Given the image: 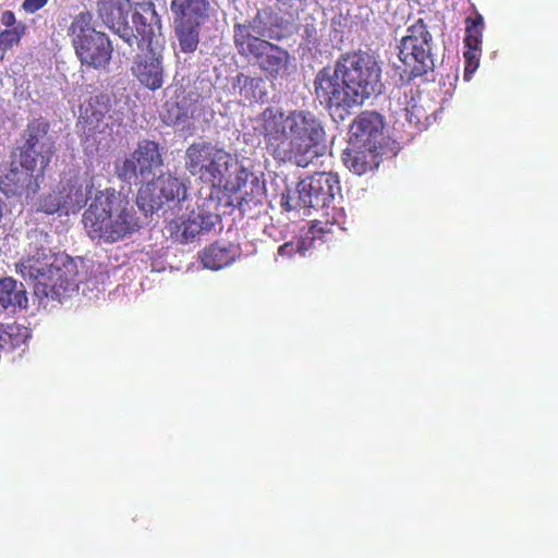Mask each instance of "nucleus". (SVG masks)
I'll list each match as a JSON object with an SVG mask.
<instances>
[{"instance_id":"a211bd4d","label":"nucleus","mask_w":558,"mask_h":558,"mask_svg":"<svg viewBox=\"0 0 558 558\" xmlns=\"http://www.w3.org/2000/svg\"><path fill=\"white\" fill-rule=\"evenodd\" d=\"M45 174L40 171L20 167L17 159L12 158L9 171L0 179V191L7 196L35 195Z\"/></svg>"},{"instance_id":"c9c22d12","label":"nucleus","mask_w":558,"mask_h":558,"mask_svg":"<svg viewBox=\"0 0 558 558\" xmlns=\"http://www.w3.org/2000/svg\"><path fill=\"white\" fill-rule=\"evenodd\" d=\"M308 247L310 245L307 244L306 239L300 238L295 241H289L280 245L277 254L283 258H291L298 253L304 255Z\"/></svg>"},{"instance_id":"f03ea898","label":"nucleus","mask_w":558,"mask_h":558,"mask_svg":"<svg viewBox=\"0 0 558 558\" xmlns=\"http://www.w3.org/2000/svg\"><path fill=\"white\" fill-rule=\"evenodd\" d=\"M184 166L191 175L209 186L208 194L217 196L221 191L230 194L240 192L251 175L232 154L205 141L186 148Z\"/></svg>"},{"instance_id":"4c0bfd02","label":"nucleus","mask_w":558,"mask_h":558,"mask_svg":"<svg viewBox=\"0 0 558 558\" xmlns=\"http://www.w3.org/2000/svg\"><path fill=\"white\" fill-rule=\"evenodd\" d=\"M48 0H24L22 9L27 13H35L47 4Z\"/></svg>"},{"instance_id":"f3484780","label":"nucleus","mask_w":558,"mask_h":558,"mask_svg":"<svg viewBox=\"0 0 558 558\" xmlns=\"http://www.w3.org/2000/svg\"><path fill=\"white\" fill-rule=\"evenodd\" d=\"M132 23L135 28L132 41L136 40L137 48L163 47L160 33L161 21L153 2L137 4L136 11L132 15Z\"/></svg>"},{"instance_id":"4468645a","label":"nucleus","mask_w":558,"mask_h":558,"mask_svg":"<svg viewBox=\"0 0 558 558\" xmlns=\"http://www.w3.org/2000/svg\"><path fill=\"white\" fill-rule=\"evenodd\" d=\"M314 93L319 104L329 111H348L360 105L352 95V89L343 82L341 73L337 71V64L333 69L325 66L317 72L314 78Z\"/></svg>"},{"instance_id":"473e14b6","label":"nucleus","mask_w":558,"mask_h":558,"mask_svg":"<svg viewBox=\"0 0 558 558\" xmlns=\"http://www.w3.org/2000/svg\"><path fill=\"white\" fill-rule=\"evenodd\" d=\"M335 227L333 222L328 220L319 221L315 220L312 222L308 231L304 239L306 242L310 241V246L314 244L315 241L319 240L322 242H326L328 236L332 233V228Z\"/></svg>"},{"instance_id":"5701e85b","label":"nucleus","mask_w":558,"mask_h":558,"mask_svg":"<svg viewBox=\"0 0 558 558\" xmlns=\"http://www.w3.org/2000/svg\"><path fill=\"white\" fill-rule=\"evenodd\" d=\"M128 1L99 0L98 14L102 22L116 32L125 43L132 46L133 28L128 23Z\"/></svg>"},{"instance_id":"ea45409f","label":"nucleus","mask_w":558,"mask_h":558,"mask_svg":"<svg viewBox=\"0 0 558 558\" xmlns=\"http://www.w3.org/2000/svg\"><path fill=\"white\" fill-rule=\"evenodd\" d=\"M7 51H1L0 50V61H2L4 59V54H5Z\"/></svg>"},{"instance_id":"58836bf2","label":"nucleus","mask_w":558,"mask_h":558,"mask_svg":"<svg viewBox=\"0 0 558 558\" xmlns=\"http://www.w3.org/2000/svg\"><path fill=\"white\" fill-rule=\"evenodd\" d=\"M0 22L8 28H12L17 24L14 12L10 10L2 12Z\"/></svg>"},{"instance_id":"72a5a7b5","label":"nucleus","mask_w":558,"mask_h":558,"mask_svg":"<svg viewBox=\"0 0 558 558\" xmlns=\"http://www.w3.org/2000/svg\"><path fill=\"white\" fill-rule=\"evenodd\" d=\"M199 99V94L196 92L185 93V90L180 87L175 90V100L179 109L182 111L180 116L187 117L189 114L193 116L196 105Z\"/></svg>"},{"instance_id":"aec40b11","label":"nucleus","mask_w":558,"mask_h":558,"mask_svg":"<svg viewBox=\"0 0 558 558\" xmlns=\"http://www.w3.org/2000/svg\"><path fill=\"white\" fill-rule=\"evenodd\" d=\"M94 189V177L88 172L77 173L62 180L59 190L65 205V215L80 211L86 205Z\"/></svg>"},{"instance_id":"c85d7f7f","label":"nucleus","mask_w":558,"mask_h":558,"mask_svg":"<svg viewBox=\"0 0 558 558\" xmlns=\"http://www.w3.org/2000/svg\"><path fill=\"white\" fill-rule=\"evenodd\" d=\"M28 331L17 324L1 325L0 350L12 351L26 342Z\"/></svg>"},{"instance_id":"c756f323","label":"nucleus","mask_w":558,"mask_h":558,"mask_svg":"<svg viewBox=\"0 0 558 558\" xmlns=\"http://www.w3.org/2000/svg\"><path fill=\"white\" fill-rule=\"evenodd\" d=\"M484 31V17L476 12L475 16L465 19V47L482 48V38Z\"/></svg>"},{"instance_id":"f8f14e48","label":"nucleus","mask_w":558,"mask_h":558,"mask_svg":"<svg viewBox=\"0 0 558 558\" xmlns=\"http://www.w3.org/2000/svg\"><path fill=\"white\" fill-rule=\"evenodd\" d=\"M189 186L185 180L171 172L161 173L146 183L137 193L136 203L146 213L159 210L163 205L179 204L186 199Z\"/></svg>"},{"instance_id":"ddd939ff","label":"nucleus","mask_w":558,"mask_h":558,"mask_svg":"<svg viewBox=\"0 0 558 558\" xmlns=\"http://www.w3.org/2000/svg\"><path fill=\"white\" fill-rule=\"evenodd\" d=\"M340 191V182L336 174L331 172H316L298 183V204L292 205L290 201H287L282 203V206L289 211L298 207L315 209L329 207Z\"/></svg>"},{"instance_id":"f704fd0d","label":"nucleus","mask_w":558,"mask_h":558,"mask_svg":"<svg viewBox=\"0 0 558 558\" xmlns=\"http://www.w3.org/2000/svg\"><path fill=\"white\" fill-rule=\"evenodd\" d=\"M39 209L48 215H52L56 213H64L65 214V205L63 204V198L60 190L52 191L45 195L39 203Z\"/></svg>"},{"instance_id":"2eb2a0df","label":"nucleus","mask_w":558,"mask_h":558,"mask_svg":"<svg viewBox=\"0 0 558 558\" xmlns=\"http://www.w3.org/2000/svg\"><path fill=\"white\" fill-rule=\"evenodd\" d=\"M257 44L238 53L248 61H254L269 81L287 80L293 66L290 52L271 41Z\"/></svg>"},{"instance_id":"6ab92c4d","label":"nucleus","mask_w":558,"mask_h":558,"mask_svg":"<svg viewBox=\"0 0 558 558\" xmlns=\"http://www.w3.org/2000/svg\"><path fill=\"white\" fill-rule=\"evenodd\" d=\"M384 122L381 116L373 111L360 113L350 128V145L364 146L368 151L383 148Z\"/></svg>"},{"instance_id":"20e7f679","label":"nucleus","mask_w":558,"mask_h":558,"mask_svg":"<svg viewBox=\"0 0 558 558\" xmlns=\"http://www.w3.org/2000/svg\"><path fill=\"white\" fill-rule=\"evenodd\" d=\"M220 206L219 196L214 194L204 196L199 191L194 205L186 208L187 213L173 218L166 226L169 238L180 244H190L221 229Z\"/></svg>"},{"instance_id":"7c9ffc66","label":"nucleus","mask_w":558,"mask_h":558,"mask_svg":"<svg viewBox=\"0 0 558 558\" xmlns=\"http://www.w3.org/2000/svg\"><path fill=\"white\" fill-rule=\"evenodd\" d=\"M26 33V25L17 23L12 28H7L0 32V50L7 51L14 46H17Z\"/></svg>"},{"instance_id":"b1692460","label":"nucleus","mask_w":558,"mask_h":558,"mask_svg":"<svg viewBox=\"0 0 558 558\" xmlns=\"http://www.w3.org/2000/svg\"><path fill=\"white\" fill-rule=\"evenodd\" d=\"M380 150L368 151L366 147L350 145L342 153L344 166L357 175H362L378 163Z\"/></svg>"},{"instance_id":"4be33fe9","label":"nucleus","mask_w":558,"mask_h":558,"mask_svg":"<svg viewBox=\"0 0 558 558\" xmlns=\"http://www.w3.org/2000/svg\"><path fill=\"white\" fill-rule=\"evenodd\" d=\"M111 100L109 95L100 93L92 96L81 106V119L85 130L92 135L104 133L110 125Z\"/></svg>"},{"instance_id":"a19ab883","label":"nucleus","mask_w":558,"mask_h":558,"mask_svg":"<svg viewBox=\"0 0 558 558\" xmlns=\"http://www.w3.org/2000/svg\"><path fill=\"white\" fill-rule=\"evenodd\" d=\"M407 111H408V113H407V114H408V117H409V122H411V123H412V122H413V120H412V114L410 113V111H409V110H407Z\"/></svg>"},{"instance_id":"39448f33","label":"nucleus","mask_w":558,"mask_h":558,"mask_svg":"<svg viewBox=\"0 0 558 558\" xmlns=\"http://www.w3.org/2000/svg\"><path fill=\"white\" fill-rule=\"evenodd\" d=\"M69 35L82 65L99 70L109 64L113 52L112 44L105 33L95 29L90 12H80L74 16Z\"/></svg>"},{"instance_id":"1a4fd4ad","label":"nucleus","mask_w":558,"mask_h":558,"mask_svg":"<svg viewBox=\"0 0 558 558\" xmlns=\"http://www.w3.org/2000/svg\"><path fill=\"white\" fill-rule=\"evenodd\" d=\"M50 124L43 118L28 122L23 132V144L17 146L13 157L20 167L40 171L45 174L56 153V144L49 135Z\"/></svg>"},{"instance_id":"6e6552de","label":"nucleus","mask_w":558,"mask_h":558,"mask_svg":"<svg viewBox=\"0 0 558 558\" xmlns=\"http://www.w3.org/2000/svg\"><path fill=\"white\" fill-rule=\"evenodd\" d=\"M163 166V147L159 143L144 138L129 155L114 162V173L128 184H144Z\"/></svg>"},{"instance_id":"e433bc0d","label":"nucleus","mask_w":558,"mask_h":558,"mask_svg":"<svg viewBox=\"0 0 558 558\" xmlns=\"http://www.w3.org/2000/svg\"><path fill=\"white\" fill-rule=\"evenodd\" d=\"M465 48H466V50L463 53L464 60H465L464 77H465V80H470L471 75L478 68L482 48H474V47H465Z\"/></svg>"},{"instance_id":"bb28decb","label":"nucleus","mask_w":558,"mask_h":558,"mask_svg":"<svg viewBox=\"0 0 558 558\" xmlns=\"http://www.w3.org/2000/svg\"><path fill=\"white\" fill-rule=\"evenodd\" d=\"M236 251L234 245L215 242L201 253V262L205 268L218 270L234 262Z\"/></svg>"},{"instance_id":"f257e3e1","label":"nucleus","mask_w":558,"mask_h":558,"mask_svg":"<svg viewBox=\"0 0 558 558\" xmlns=\"http://www.w3.org/2000/svg\"><path fill=\"white\" fill-rule=\"evenodd\" d=\"M259 135L266 151L280 163L293 162L305 168L311 153L325 140V128L319 117L308 109L284 111L267 107L259 117Z\"/></svg>"},{"instance_id":"412c9836","label":"nucleus","mask_w":558,"mask_h":558,"mask_svg":"<svg viewBox=\"0 0 558 558\" xmlns=\"http://www.w3.org/2000/svg\"><path fill=\"white\" fill-rule=\"evenodd\" d=\"M58 256L50 247H36L34 252L22 258L15 265L16 272L23 278L40 281L47 280L51 274H57Z\"/></svg>"},{"instance_id":"9d476101","label":"nucleus","mask_w":558,"mask_h":558,"mask_svg":"<svg viewBox=\"0 0 558 558\" xmlns=\"http://www.w3.org/2000/svg\"><path fill=\"white\" fill-rule=\"evenodd\" d=\"M174 33L182 52H194L199 44L201 27L208 22L210 3L208 0H172Z\"/></svg>"},{"instance_id":"a878e982","label":"nucleus","mask_w":558,"mask_h":558,"mask_svg":"<svg viewBox=\"0 0 558 558\" xmlns=\"http://www.w3.org/2000/svg\"><path fill=\"white\" fill-rule=\"evenodd\" d=\"M75 289V282L68 277L59 265L57 266V274H51L47 277V280L40 281V284L35 288L36 293H43L45 296L58 301L68 296L69 292Z\"/></svg>"},{"instance_id":"2f4dec72","label":"nucleus","mask_w":558,"mask_h":558,"mask_svg":"<svg viewBox=\"0 0 558 558\" xmlns=\"http://www.w3.org/2000/svg\"><path fill=\"white\" fill-rule=\"evenodd\" d=\"M263 84L262 77H253L239 73L235 77V85L239 86V93L246 99H255L257 97L256 89Z\"/></svg>"},{"instance_id":"9b49d317","label":"nucleus","mask_w":558,"mask_h":558,"mask_svg":"<svg viewBox=\"0 0 558 558\" xmlns=\"http://www.w3.org/2000/svg\"><path fill=\"white\" fill-rule=\"evenodd\" d=\"M283 38L280 19L271 8L257 10L251 20L233 25V44L238 52L257 46V43Z\"/></svg>"},{"instance_id":"0eeeda50","label":"nucleus","mask_w":558,"mask_h":558,"mask_svg":"<svg viewBox=\"0 0 558 558\" xmlns=\"http://www.w3.org/2000/svg\"><path fill=\"white\" fill-rule=\"evenodd\" d=\"M399 59L404 65L407 82L434 71L432 34L423 19L412 24L408 28V34L401 39Z\"/></svg>"},{"instance_id":"dca6fc26","label":"nucleus","mask_w":558,"mask_h":558,"mask_svg":"<svg viewBox=\"0 0 558 558\" xmlns=\"http://www.w3.org/2000/svg\"><path fill=\"white\" fill-rule=\"evenodd\" d=\"M131 65V73L145 88L155 92L165 83L163 47L138 48Z\"/></svg>"},{"instance_id":"393cba45","label":"nucleus","mask_w":558,"mask_h":558,"mask_svg":"<svg viewBox=\"0 0 558 558\" xmlns=\"http://www.w3.org/2000/svg\"><path fill=\"white\" fill-rule=\"evenodd\" d=\"M28 298L24 284L12 277L0 279V306L4 310L15 312L26 308Z\"/></svg>"},{"instance_id":"423d86ee","label":"nucleus","mask_w":558,"mask_h":558,"mask_svg":"<svg viewBox=\"0 0 558 558\" xmlns=\"http://www.w3.org/2000/svg\"><path fill=\"white\" fill-rule=\"evenodd\" d=\"M337 71L343 82L352 89L359 104L381 92V70L377 60L366 52H354L342 56L337 61Z\"/></svg>"},{"instance_id":"7ed1b4c3","label":"nucleus","mask_w":558,"mask_h":558,"mask_svg":"<svg viewBox=\"0 0 558 558\" xmlns=\"http://www.w3.org/2000/svg\"><path fill=\"white\" fill-rule=\"evenodd\" d=\"M82 222L92 240L116 243L141 229V218L130 201L107 187L96 193L83 214Z\"/></svg>"},{"instance_id":"cd10ccee","label":"nucleus","mask_w":558,"mask_h":558,"mask_svg":"<svg viewBox=\"0 0 558 558\" xmlns=\"http://www.w3.org/2000/svg\"><path fill=\"white\" fill-rule=\"evenodd\" d=\"M251 185V193L245 192V194L240 197L238 207L242 215L253 218L263 207L265 196L257 179L252 180Z\"/></svg>"}]
</instances>
